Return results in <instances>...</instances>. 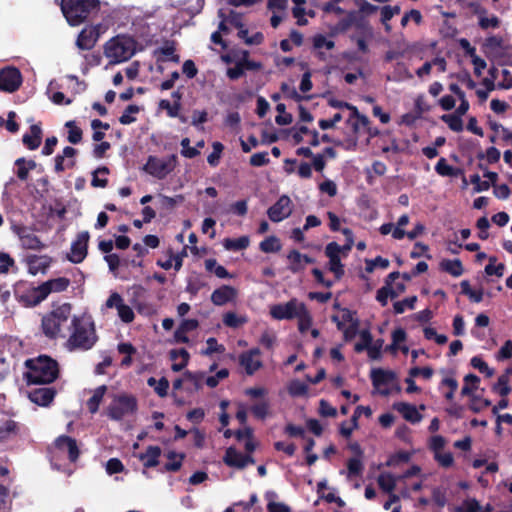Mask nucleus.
Returning a JSON list of instances; mask_svg holds the SVG:
<instances>
[{
	"mask_svg": "<svg viewBox=\"0 0 512 512\" xmlns=\"http://www.w3.org/2000/svg\"><path fill=\"white\" fill-rule=\"evenodd\" d=\"M71 323L73 330L66 342L67 349L90 350L98 340L94 322L90 318L74 316Z\"/></svg>",
	"mask_w": 512,
	"mask_h": 512,
	"instance_id": "1",
	"label": "nucleus"
},
{
	"mask_svg": "<svg viewBox=\"0 0 512 512\" xmlns=\"http://www.w3.org/2000/svg\"><path fill=\"white\" fill-rule=\"evenodd\" d=\"M26 380L28 384H50L59 376L58 362L47 355H39L37 358L26 361Z\"/></svg>",
	"mask_w": 512,
	"mask_h": 512,
	"instance_id": "2",
	"label": "nucleus"
},
{
	"mask_svg": "<svg viewBox=\"0 0 512 512\" xmlns=\"http://www.w3.org/2000/svg\"><path fill=\"white\" fill-rule=\"evenodd\" d=\"M61 11L71 26L84 23L91 15L100 11L99 0H61Z\"/></svg>",
	"mask_w": 512,
	"mask_h": 512,
	"instance_id": "3",
	"label": "nucleus"
},
{
	"mask_svg": "<svg viewBox=\"0 0 512 512\" xmlns=\"http://www.w3.org/2000/svg\"><path fill=\"white\" fill-rule=\"evenodd\" d=\"M136 52V41L126 35H117L104 45V55L111 64L129 60Z\"/></svg>",
	"mask_w": 512,
	"mask_h": 512,
	"instance_id": "4",
	"label": "nucleus"
},
{
	"mask_svg": "<svg viewBox=\"0 0 512 512\" xmlns=\"http://www.w3.org/2000/svg\"><path fill=\"white\" fill-rule=\"evenodd\" d=\"M71 311L72 305L70 303H63L44 315L41 320L43 334L50 339L57 338L62 325L69 319Z\"/></svg>",
	"mask_w": 512,
	"mask_h": 512,
	"instance_id": "5",
	"label": "nucleus"
},
{
	"mask_svg": "<svg viewBox=\"0 0 512 512\" xmlns=\"http://www.w3.org/2000/svg\"><path fill=\"white\" fill-rule=\"evenodd\" d=\"M15 299L26 308H32L45 300L41 285L33 286L26 281H19L14 285Z\"/></svg>",
	"mask_w": 512,
	"mask_h": 512,
	"instance_id": "6",
	"label": "nucleus"
},
{
	"mask_svg": "<svg viewBox=\"0 0 512 512\" xmlns=\"http://www.w3.org/2000/svg\"><path fill=\"white\" fill-rule=\"evenodd\" d=\"M176 165L177 156L175 154L166 159L150 155L143 166V170L154 178L162 180L175 169Z\"/></svg>",
	"mask_w": 512,
	"mask_h": 512,
	"instance_id": "7",
	"label": "nucleus"
},
{
	"mask_svg": "<svg viewBox=\"0 0 512 512\" xmlns=\"http://www.w3.org/2000/svg\"><path fill=\"white\" fill-rule=\"evenodd\" d=\"M137 410V400L134 396L121 395L107 408V416L116 421L122 420L126 415Z\"/></svg>",
	"mask_w": 512,
	"mask_h": 512,
	"instance_id": "8",
	"label": "nucleus"
},
{
	"mask_svg": "<svg viewBox=\"0 0 512 512\" xmlns=\"http://www.w3.org/2000/svg\"><path fill=\"white\" fill-rule=\"evenodd\" d=\"M23 77L20 70L14 66L0 69V91L13 93L22 85Z\"/></svg>",
	"mask_w": 512,
	"mask_h": 512,
	"instance_id": "9",
	"label": "nucleus"
},
{
	"mask_svg": "<svg viewBox=\"0 0 512 512\" xmlns=\"http://www.w3.org/2000/svg\"><path fill=\"white\" fill-rule=\"evenodd\" d=\"M301 305L305 304L293 298L286 303L273 305L270 308V315L276 320H292L299 315Z\"/></svg>",
	"mask_w": 512,
	"mask_h": 512,
	"instance_id": "10",
	"label": "nucleus"
},
{
	"mask_svg": "<svg viewBox=\"0 0 512 512\" xmlns=\"http://www.w3.org/2000/svg\"><path fill=\"white\" fill-rule=\"evenodd\" d=\"M367 25L365 17L359 15L356 10L348 11L346 17L338 21V23L331 29V35L347 32L352 26L358 30H363Z\"/></svg>",
	"mask_w": 512,
	"mask_h": 512,
	"instance_id": "11",
	"label": "nucleus"
},
{
	"mask_svg": "<svg viewBox=\"0 0 512 512\" xmlns=\"http://www.w3.org/2000/svg\"><path fill=\"white\" fill-rule=\"evenodd\" d=\"M53 445L59 452L66 453L71 463L78 461L81 451L75 438L68 435H60L54 440Z\"/></svg>",
	"mask_w": 512,
	"mask_h": 512,
	"instance_id": "12",
	"label": "nucleus"
},
{
	"mask_svg": "<svg viewBox=\"0 0 512 512\" xmlns=\"http://www.w3.org/2000/svg\"><path fill=\"white\" fill-rule=\"evenodd\" d=\"M292 213V201L287 195H282L267 210V215L272 222L278 223L288 218Z\"/></svg>",
	"mask_w": 512,
	"mask_h": 512,
	"instance_id": "13",
	"label": "nucleus"
},
{
	"mask_svg": "<svg viewBox=\"0 0 512 512\" xmlns=\"http://www.w3.org/2000/svg\"><path fill=\"white\" fill-rule=\"evenodd\" d=\"M89 232L83 231L77 235L75 241L71 244V253L67 256L68 260L74 264H79L87 256Z\"/></svg>",
	"mask_w": 512,
	"mask_h": 512,
	"instance_id": "14",
	"label": "nucleus"
},
{
	"mask_svg": "<svg viewBox=\"0 0 512 512\" xmlns=\"http://www.w3.org/2000/svg\"><path fill=\"white\" fill-rule=\"evenodd\" d=\"M260 355L261 351L259 348L249 349L239 355V365L245 369L247 375L252 376L262 368L263 363L259 358Z\"/></svg>",
	"mask_w": 512,
	"mask_h": 512,
	"instance_id": "15",
	"label": "nucleus"
},
{
	"mask_svg": "<svg viewBox=\"0 0 512 512\" xmlns=\"http://www.w3.org/2000/svg\"><path fill=\"white\" fill-rule=\"evenodd\" d=\"M15 232L23 249L41 251L46 247L40 238L26 226L16 227Z\"/></svg>",
	"mask_w": 512,
	"mask_h": 512,
	"instance_id": "16",
	"label": "nucleus"
},
{
	"mask_svg": "<svg viewBox=\"0 0 512 512\" xmlns=\"http://www.w3.org/2000/svg\"><path fill=\"white\" fill-rule=\"evenodd\" d=\"M25 262L27 264L29 274L35 276L38 273L46 274L53 263V258L49 255L32 254L26 257Z\"/></svg>",
	"mask_w": 512,
	"mask_h": 512,
	"instance_id": "17",
	"label": "nucleus"
},
{
	"mask_svg": "<svg viewBox=\"0 0 512 512\" xmlns=\"http://www.w3.org/2000/svg\"><path fill=\"white\" fill-rule=\"evenodd\" d=\"M100 36V25L87 26L78 35L76 45L81 50L92 49Z\"/></svg>",
	"mask_w": 512,
	"mask_h": 512,
	"instance_id": "18",
	"label": "nucleus"
},
{
	"mask_svg": "<svg viewBox=\"0 0 512 512\" xmlns=\"http://www.w3.org/2000/svg\"><path fill=\"white\" fill-rule=\"evenodd\" d=\"M237 290L230 285H222L211 294V302L216 306H223L237 297Z\"/></svg>",
	"mask_w": 512,
	"mask_h": 512,
	"instance_id": "19",
	"label": "nucleus"
},
{
	"mask_svg": "<svg viewBox=\"0 0 512 512\" xmlns=\"http://www.w3.org/2000/svg\"><path fill=\"white\" fill-rule=\"evenodd\" d=\"M365 414L369 417L372 414V410L369 406H357L351 417V426H347V422L344 421L340 425L339 432L345 438H350L354 429L358 428L359 415Z\"/></svg>",
	"mask_w": 512,
	"mask_h": 512,
	"instance_id": "20",
	"label": "nucleus"
},
{
	"mask_svg": "<svg viewBox=\"0 0 512 512\" xmlns=\"http://www.w3.org/2000/svg\"><path fill=\"white\" fill-rule=\"evenodd\" d=\"M71 281L67 277H58L54 279H49L43 283H41V288L44 294L45 299L51 294V293H60L64 292L68 289L70 286Z\"/></svg>",
	"mask_w": 512,
	"mask_h": 512,
	"instance_id": "21",
	"label": "nucleus"
},
{
	"mask_svg": "<svg viewBox=\"0 0 512 512\" xmlns=\"http://www.w3.org/2000/svg\"><path fill=\"white\" fill-rule=\"evenodd\" d=\"M56 390L51 387L36 388L30 391L29 399L40 406H48L54 399Z\"/></svg>",
	"mask_w": 512,
	"mask_h": 512,
	"instance_id": "22",
	"label": "nucleus"
},
{
	"mask_svg": "<svg viewBox=\"0 0 512 512\" xmlns=\"http://www.w3.org/2000/svg\"><path fill=\"white\" fill-rule=\"evenodd\" d=\"M370 378L374 387L388 385L397 379V374L392 370L374 368L371 370Z\"/></svg>",
	"mask_w": 512,
	"mask_h": 512,
	"instance_id": "23",
	"label": "nucleus"
},
{
	"mask_svg": "<svg viewBox=\"0 0 512 512\" xmlns=\"http://www.w3.org/2000/svg\"><path fill=\"white\" fill-rule=\"evenodd\" d=\"M394 409L397 410L406 421L412 424L418 423L422 419V415L413 404L406 402L395 403Z\"/></svg>",
	"mask_w": 512,
	"mask_h": 512,
	"instance_id": "24",
	"label": "nucleus"
},
{
	"mask_svg": "<svg viewBox=\"0 0 512 512\" xmlns=\"http://www.w3.org/2000/svg\"><path fill=\"white\" fill-rule=\"evenodd\" d=\"M199 326V322L196 319H185L181 322L178 328L174 332V340L176 343H188L189 338L188 332H191Z\"/></svg>",
	"mask_w": 512,
	"mask_h": 512,
	"instance_id": "25",
	"label": "nucleus"
},
{
	"mask_svg": "<svg viewBox=\"0 0 512 512\" xmlns=\"http://www.w3.org/2000/svg\"><path fill=\"white\" fill-rule=\"evenodd\" d=\"M331 320L336 324L337 329L343 332V338L346 342L353 340L356 335L360 333V321H353L350 325L345 326L343 321H340V317L338 315H332Z\"/></svg>",
	"mask_w": 512,
	"mask_h": 512,
	"instance_id": "26",
	"label": "nucleus"
},
{
	"mask_svg": "<svg viewBox=\"0 0 512 512\" xmlns=\"http://www.w3.org/2000/svg\"><path fill=\"white\" fill-rule=\"evenodd\" d=\"M42 140V129L40 125L33 124L30 126V132L23 135L22 142L29 150H36Z\"/></svg>",
	"mask_w": 512,
	"mask_h": 512,
	"instance_id": "27",
	"label": "nucleus"
},
{
	"mask_svg": "<svg viewBox=\"0 0 512 512\" xmlns=\"http://www.w3.org/2000/svg\"><path fill=\"white\" fill-rule=\"evenodd\" d=\"M161 452L162 450L159 446H148L146 451L139 455V459L143 461L144 468L156 467L159 464Z\"/></svg>",
	"mask_w": 512,
	"mask_h": 512,
	"instance_id": "28",
	"label": "nucleus"
},
{
	"mask_svg": "<svg viewBox=\"0 0 512 512\" xmlns=\"http://www.w3.org/2000/svg\"><path fill=\"white\" fill-rule=\"evenodd\" d=\"M243 454L237 451L233 446L228 447L223 457V462L228 466L236 469H244Z\"/></svg>",
	"mask_w": 512,
	"mask_h": 512,
	"instance_id": "29",
	"label": "nucleus"
},
{
	"mask_svg": "<svg viewBox=\"0 0 512 512\" xmlns=\"http://www.w3.org/2000/svg\"><path fill=\"white\" fill-rule=\"evenodd\" d=\"M166 457L171 460L167 462L161 468V472H177L181 469L185 455L183 453H177L175 451H168Z\"/></svg>",
	"mask_w": 512,
	"mask_h": 512,
	"instance_id": "30",
	"label": "nucleus"
},
{
	"mask_svg": "<svg viewBox=\"0 0 512 512\" xmlns=\"http://www.w3.org/2000/svg\"><path fill=\"white\" fill-rule=\"evenodd\" d=\"M106 391L107 386L101 385L94 390L93 395L87 400L86 406L91 414H95L99 410V405L102 402Z\"/></svg>",
	"mask_w": 512,
	"mask_h": 512,
	"instance_id": "31",
	"label": "nucleus"
},
{
	"mask_svg": "<svg viewBox=\"0 0 512 512\" xmlns=\"http://www.w3.org/2000/svg\"><path fill=\"white\" fill-rule=\"evenodd\" d=\"M19 425L14 420H7L0 426V442L15 439L19 434Z\"/></svg>",
	"mask_w": 512,
	"mask_h": 512,
	"instance_id": "32",
	"label": "nucleus"
},
{
	"mask_svg": "<svg viewBox=\"0 0 512 512\" xmlns=\"http://www.w3.org/2000/svg\"><path fill=\"white\" fill-rule=\"evenodd\" d=\"M77 149L71 147V146H66L63 151H62V154H58L56 155V157L54 158V162H55V166H54V170L56 173H61L63 171H65V163H66V158H73V157H76L77 155Z\"/></svg>",
	"mask_w": 512,
	"mask_h": 512,
	"instance_id": "33",
	"label": "nucleus"
},
{
	"mask_svg": "<svg viewBox=\"0 0 512 512\" xmlns=\"http://www.w3.org/2000/svg\"><path fill=\"white\" fill-rule=\"evenodd\" d=\"M441 270L449 273L453 277H459L463 274L464 269L460 259H444L440 263Z\"/></svg>",
	"mask_w": 512,
	"mask_h": 512,
	"instance_id": "34",
	"label": "nucleus"
},
{
	"mask_svg": "<svg viewBox=\"0 0 512 512\" xmlns=\"http://www.w3.org/2000/svg\"><path fill=\"white\" fill-rule=\"evenodd\" d=\"M250 244L248 236H241L239 238H225L223 246L228 251H240L246 249Z\"/></svg>",
	"mask_w": 512,
	"mask_h": 512,
	"instance_id": "35",
	"label": "nucleus"
},
{
	"mask_svg": "<svg viewBox=\"0 0 512 512\" xmlns=\"http://www.w3.org/2000/svg\"><path fill=\"white\" fill-rule=\"evenodd\" d=\"M178 354H181V359L182 360H181L180 363H173L172 364L171 369L174 372L182 371L188 365V362H189V359H190V355H189L188 351L185 348L172 349L170 351V353H169L170 359L171 360H176L178 358Z\"/></svg>",
	"mask_w": 512,
	"mask_h": 512,
	"instance_id": "36",
	"label": "nucleus"
},
{
	"mask_svg": "<svg viewBox=\"0 0 512 512\" xmlns=\"http://www.w3.org/2000/svg\"><path fill=\"white\" fill-rule=\"evenodd\" d=\"M435 171L440 176L445 177H456L461 173V170L458 168H454L447 163L445 158H440L435 165Z\"/></svg>",
	"mask_w": 512,
	"mask_h": 512,
	"instance_id": "37",
	"label": "nucleus"
},
{
	"mask_svg": "<svg viewBox=\"0 0 512 512\" xmlns=\"http://www.w3.org/2000/svg\"><path fill=\"white\" fill-rule=\"evenodd\" d=\"M65 127L68 129L67 140L71 144H78L82 141L83 131L78 127L75 121L70 120L65 123Z\"/></svg>",
	"mask_w": 512,
	"mask_h": 512,
	"instance_id": "38",
	"label": "nucleus"
},
{
	"mask_svg": "<svg viewBox=\"0 0 512 512\" xmlns=\"http://www.w3.org/2000/svg\"><path fill=\"white\" fill-rule=\"evenodd\" d=\"M110 170L107 166H100L92 172L91 186L94 188H106L108 185L107 178H100L99 174L108 175Z\"/></svg>",
	"mask_w": 512,
	"mask_h": 512,
	"instance_id": "39",
	"label": "nucleus"
},
{
	"mask_svg": "<svg viewBox=\"0 0 512 512\" xmlns=\"http://www.w3.org/2000/svg\"><path fill=\"white\" fill-rule=\"evenodd\" d=\"M461 293L468 296L469 299L474 303H480L483 300V290H473L468 280H463L460 283Z\"/></svg>",
	"mask_w": 512,
	"mask_h": 512,
	"instance_id": "40",
	"label": "nucleus"
},
{
	"mask_svg": "<svg viewBox=\"0 0 512 512\" xmlns=\"http://www.w3.org/2000/svg\"><path fill=\"white\" fill-rule=\"evenodd\" d=\"M303 254H301L298 250L293 249L291 250L288 255L287 259L290 262L289 270L292 273H298L304 269L303 260H302Z\"/></svg>",
	"mask_w": 512,
	"mask_h": 512,
	"instance_id": "41",
	"label": "nucleus"
},
{
	"mask_svg": "<svg viewBox=\"0 0 512 512\" xmlns=\"http://www.w3.org/2000/svg\"><path fill=\"white\" fill-rule=\"evenodd\" d=\"M248 319L245 316H239L235 312L229 311L223 315V324L230 328H238L245 323Z\"/></svg>",
	"mask_w": 512,
	"mask_h": 512,
	"instance_id": "42",
	"label": "nucleus"
},
{
	"mask_svg": "<svg viewBox=\"0 0 512 512\" xmlns=\"http://www.w3.org/2000/svg\"><path fill=\"white\" fill-rule=\"evenodd\" d=\"M298 319V329L301 333L306 332L312 325V316L306 305H301L300 313L296 317Z\"/></svg>",
	"mask_w": 512,
	"mask_h": 512,
	"instance_id": "43",
	"label": "nucleus"
},
{
	"mask_svg": "<svg viewBox=\"0 0 512 512\" xmlns=\"http://www.w3.org/2000/svg\"><path fill=\"white\" fill-rule=\"evenodd\" d=\"M259 248L264 253H275L280 251L281 243L276 236H269L260 242Z\"/></svg>",
	"mask_w": 512,
	"mask_h": 512,
	"instance_id": "44",
	"label": "nucleus"
},
{
	"mask_svg": "<svg viewBox=\"0 0 512 512\" xmlns=\"http://www.w3.org/2000/svg\"><path fill=\"white\" fill-rule=\"evenodd\" d=\"M379 487L387 493H391L396 487V479L390 473H382L377 479Z\"/></svg>",
	"mask_w": 512,
	"mask_h": 512,
	"instance_id": "45",
	"label": "nucleus"
},
{
	"mask_svg": "<svg viewBox=\"0 0 512 512\" xmlns=\"http://www.w3.org/2000/svg\"><path fill=\"white\" fill-rule=\"evenodd\" d=\"M440 119L448 125L454 132H461L463 130V121L460 116L453 114H444Z\"/></svg>",
	"mask_w": 512,
	"mask_h": 512,
	"instance_id": "46",
	"label": "nucleus"
},
{
	"mask_svg": "<svg viewBox=\"0 0 512 512\" xmlns=\"http://www.w3.org/2000/svg\"><path fill=\"white\" fill-rule=\"evenodd\" d=\"M140 112V107L135 104H130L126 107L122 115L119 117V122L123 125H129L134 123L137 119L132 116L133 114H138Z\"/></svg>",
	"mask_w": 512,
	"mask_h": 512,
	"instance_id": "47",
	"label": "nucleus"
},
{
	"mask_svg": "<svg viewBox=\"0 0 512 512\" xmlns=\"http://www.w3.org/2000/svg\"><path fill=\"white\" fill-rule=\"evenodd\" d=\"M493 391L498 393L501 397H507V395L511 392V387L509 386V378L506 374L498 377L497 382L493 386Z\"/></svg>",
	"mask_w": 512,
	"mask_h": 512,
	"instance_id": "48",
	"label": "nucleus"
},
{
	"mask_svg": "<svg viewBox=\"0 0 512 512\" xmlns=\"http://www.w3.org/2000/svg\"><path fill=\"white\" fill-rule=\"evenodd\" d=\"M207 286V283L199 276L191 277L188 279L186 292L192 296H196L201 289Z\"/></svg>",
	"mask_w": 512,
	"mask_h": 512,
	"instance_id": "49",
	"label": "nucleus"
},
{
	"mask_svg": "<svg viewBox=\"0 0 512 512\" xmlns=\"http://www.w3.org/2000/svg\"><path fill=\"white\" fill-rule=\"evenodd\" d=\"M497 261V258L495 256H491L489 258V263L485 266V273L488 276L496 275L497 277H502L505 265L503 263L495 264Z\"/></svg>",
	"mask_w": 512,
	"mask_h": 512,
	"instance_id": "50",
	"label": "nucleus"
},
{
	"mask_svg": "<svg viewBox=\"0 0 512 512\" xmlns=\"http://www.w3.org/2000/svg\"><path fill=\"white\" fill-rule=\"evenodd\" d=\"M359 336H360V342L356 343L354 346V350L357 353L363 352L373 342L372 334L367 329L360 331Z\"/></svg>",
	"mask_w": 512,
	"mask_h": 512,
	"instance_id": "51",
	"label": "nucleus"
},
{
	"mask_svg": "<svg viewBox=\"0 0 512 512\" xmlns=\"http://www.w3.org/2000/svg\"><path fill=\"white\" fill-rule=\"evenodd\" d=\"M159 108L166 110L167 115L171 118H176L179 116V111L181 109V102L174 101L173 104L170 103L169 100L162 99L159 102Z\"/></svg>",
	"mask_w": 512,
	"mask_h": 512,
	"instance_id": "52",
	"label": "nucleus"
},
{
	"mask_svg": "<svg viewBox=\"0 0 512 512\" xmlns=\"http://www.w3.org/2000/svg\"><path fill=\"white\" fill-rule=\"evenodd\" d=\"M280 90L285 95V97L290 98L296 102L310 99L309 96H303L299 94L294 87H291L288 83L285 82L281 84Z\"/></svg>",
	"mask_w": 512,
	"mask_h": 512,
	"instance_id": "53",
	"label": "nucleus"
},
{
	"mask_svg": "<svg viewBox=\"0 0 512 512\" xmlns=\"http://www.w3.org/2000/svg\"><path fill=\"white\" fill-rule=\"evenodd\" d=\"M213 151L208 155L207 162L210 166L216 167L219 164L221 154L224 150V145L221 142H214L212 145Z\"/></svg>",
	"mask_w": 512,
	"mask_h": 512,
	"instance_id": "54",
	"label": "nucleus"
},
{
	"mask_svg": "<svg viewBox=\"0 0 512 512\" xmlns=\"http://www.w3.org/2000/svg\"><path fill=\"white\" fill-rule=\"evenodd\" d=\"M416 301H417L416 296H411V297L405 298L401 301H396L393 304L394 312L396 314H402L405 312V310L407 308L414 309Z\"/></svg>",
	"mask_w": 512,
	"mask_h": 512,
	"instance_id": "55",
	"label": "nucleus"
},
{
	"mask_svg": "<svg viewBox=\"0 0 512 512\" xmlns=\"http://www.w3.org/2000/svg\"><path fill=\"white\" fill-rule=\"evenodd\" d=\"M347 469L349 477L360 476L364 469L361 458H350L347 461Z\"/></svg>",
	"mask_w": 512,
	"mask_h": 512,
	"instance_id": "56",
	"label": "nucleus"
},
{
	"mask_svg": "<svg viewBox=\"0 0 512 512\" xmlns=\"http://www.w3.org/2000/svg\"><path fill=\"white\" fill-rule=\"evenodd\" d=\"M184 380L190 382L196 390L200 389L202 386L203 379L205 377L204 372H191L189 370L185 371Z\"/></svg>",
	"mask_w": 512,
	"mask_h": 512,
	"instance_id": "57",
	"label": "nucleus"
},
{
	"mask_svg": "<svg viewBox=\"0 0 512 512\" xmlns=\"http://www.w3.org/2000/svg\"><path fill=\"white\" fill-rule=\"evenodd\" d=\"M250 411L257 419L264 420L269 413V403L267 401L256 403L251 406Z\"/></svg>",
	"mask_w": 512,
	"mask_h": 512,
	"instance_id": "58",
	"label": "nucleus"
},
{
	"mask_svg": "<svg viewBox=\"0 0 512 512\" xmlns=\"http://www.w3.org/2000/svg\"><path fill=\"white\" fill-rule=\"evenodd\" d=\"M409 223V216L407 214H403L398 218L397 225L392 232V237L396 240H401L405 237L406 232L402 229V227L406 226Z\"/></svg>",
	"mask_w": 512,
	"mask_h": 512,
	"instance_id": "59",
	"label": "nucleus"
},
{
	"mask_svg": "<svg viewBox=\"0 0 512 512\" xmlns=\"http://www.w3.org/2000/svg\"><path fill=\"white\" fill-rule=\"evenodd\" d=\"M207 348L202 351L203 355L210 356L213 353H223L225 351V347L223 344H219L217 339L214 337H210L206 341Z\"/></svg>",
	"mask_w": 512,
	"mask_h": 512,
	"instance_id": "60",
	"label": "nucleus"
},
{
	"mask_svg": "<svg viewBox=\"0 0 512 512\" xmlns=\"http://www.w3.org/2000/svg\"><path fill=\"white\" fill-rule=\"evenodd\" d=\"M491 404L492 403L489 399H481L479 396L473 395L469 409L474 413H479L483 409L491 406Z\"/></svg>",
	"mask_w": 512,
	"mask_h": 512,
	"instance_id": "61",
	"label": "nucleus"
},
{
	"mask_svg": "<svg viewBox=\"0 0 512 512\" xmlns=\"http://www.w3.org/2000/svg\"><path fill=\"white\" fill-rule=\"evenodd\" d=\"M503 40L499 36H490L485 39L483 47L485 49V53L494 52L502 47Z\"/></svg>",
	"mask_w": 512,
	"mask_h": 512,
	"instance_id": "62",
	"label": "nucleus"
},
{
	"mask_svg": "<svg viewBox=\"0 0 512 512\" xmlns=\"http://www.w3.org/2000/svg\"><path fill=\"white\" fill-rule=\"evenodd\" d=\"M328 269L334 274L337 280H340L345 273L341 258L329 259Z\"/></svg>",
	"mask_w": 512,
	"mask_h": 512,
	"instance_id": "63",
	"label": "nucleus"
},
{
	"mask_svg": "<svg viewBox=\"0 0 512 512\" xmlns=\"http://www.w3.org/2000/svg\"><path fill=\"white\" fill-rule=\"evenodd\" d=\"M117 312L119 318L124 323H131L134 320L135 315L132 308L126 305L124 302L118 306Z\"/></svg>",
	"mask_w": 512,
	"mask_h": 512,
	"instance_id": "64",
	"label": "nucleus"
}]
</instances>
